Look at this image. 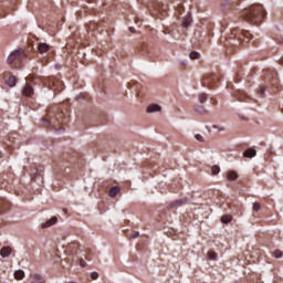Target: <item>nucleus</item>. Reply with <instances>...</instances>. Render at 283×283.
<instances>
[{"label": "nucleus", "instance_id": "nucleus-1", "mask_svg": "<svg viewBox=\"0 0 283 283\" xmlns=\"http://www.w3.org/2000/svg\"><path fill=\"white\" fill-rule=\"evenodd\" d=\"M241 15L248 23H252V25H260V23H262V19L266 17V11H264V7H262V4H254L250 8L243 9Z\"/></svg>", "mask_w": 283, "mask_h": 283}, {"label": "nucleus", "instance_id": "nucleus-2", "mask_svg": "<svg viewBox=\"0 0 283 283\" xmlns=\"http://www.w3.org/2000/svg\"><path fill=\"white\" fill-rule=\"evenodd\" d=\"M56 123L65 124L67 123V115L64 112L54 113L52 111L48 112L46 117L42 118V127L46 129H54V132H64V127H56Z\"/></svg>", "mask_w": 283, "mask_h": 283}, {"label": "nucleus", "instance_id": "nucleus-3", "mask_svg": "<svg viewBox=\"0 0 283 283\" xmlns=\"http://www.w3.org/2000/svg\"><path fill=\"white\" fill-rule=\"evenodd\" d=\"M253 39L251 32L241 29H233L231 36L227 40V48H238V45H247Z\"/></svg>", "mask_w": 283, "mask_h": 283}, {"label": "nucleus", "instance_id": "nucleus-4", "mask_svg": "<svg viewBox=\"0 0 283 283\" xmlns=\"http://www.w3.org/2000/svg\"><path fill=\"white\" fill-rule=\"evenodd\" d=\"M24 56L25 51L23 49H17L7 57V65H10L12 70H21Z\"/></svg>", "mask_w": 283, "mask_h": 283}, {"label": "nucleus", "instance_id": "nucleus-5", "mask_svg": "<svg viewBox=\"0 0 283 283\" xmlns=\"http://www.w3.org/2000/svg\"><path fill=\"white\" fill-rule=\"evenodd\" d=\"M218 81H220V77H218L217 74L212 73L202 80V86L208 87L209 90H213L216 85H218Z\"/></svg>", "mask_w": 283, "mask_h": 283}, {"label": "nucleus", "instance_id": "nucleus-6", "mask_svg": "<svg viewBox=\"0 0 283 283\" xmlns=\"http://www.w3.org/2000/svg\"><path fill=\"white\" fill-rule=\"evenodd\" d=\"M49 85V90H53V92H63V82L56 77H49L46 81Z\"/></svg>", "mask_w": 283, "mask_h": 283}, {"label": "nucleus", "instance_id": "nucleus-7", "mask_svg": "<svg viewBox=\"0 0 283 283\" xmlns=\"http://www.w3.org/2000/svg\"><path fill=\"white\" fill-rule=\"evenodd\" d=\"M264 78H265V81L271 83V85H277V83H279L277 73L271 69L265 70Z\"/></svg>", "mask_w": 283, "mask_h": 283}, {"label": "nucleus", "instance_id": "nucleus-8", "mask_svg": "<svg viewBox=\"0 0 283 283\" xmlns=\"http://www.w3.org/2000/svg\"><path fill=\"white\" fill-rule=\"evenodd\" d=\"M22 95L27 96L28 98H32L34 96V87H32V84L27 83L22 88Z\"/></svg>", "mask_w": 283, "mask_h": 283}, {"label": "nucleus", "instance_id": "nucleus-9", "mask_svg": "<svg viewBox=\"0 0 283 283\" xmlns=\"http://www.w3.org/2000/svg\"><path fill=\"white\" fill-rule=\"evenodd\" d=\"M235 98H238V101H240L241 103H249V95H247V93H244V91H237L234 93Z\"/></svg>", "mask_w": 283, "mask_h": 283}, {"label": "nucleus", "instance_id": "nucleus-10", "mask_svg": "<svg viewBox=\"0 0 283 283\" xmlns=\"http://www.w3.org/2000/svg\"><path fill=\"white\" fill-rule=\"evenodd\" d=\"M59 222V218L52 217L51 219L46 220L44 223H42V229H50V227H54Z\"/></svg>", "mask_w": 283, "mask_h": 283}, {"label": "nucleus", "instance_id": "nucleus-11", "mask_svg": "<svg viewBox=\"0 0 283 283\" xmlns=\"http://www.w3.org/2000/svg\"><path fill=\"white\" fill-rule=\"evenodd\" d=\"M146 112H147L148 114H154V113H156V112H163V106H161V105H158V104H150V105L147 107Z\"/></svg>", "mask_w": 283, "mask_h": 283}, {"label": "nucleus", "instance_id": "nucleus-12", "mask_svg": "<svg viewBox=\"0 0 283 283\" xmlns=\"http://www.w3.org/2000/svg\"><path fill=\"white\" fill-rule=\"evenodd\" d=\"M255 156H258V150L254 148H248L243 151L244 158H255Z\"/></svg>", "mask_w": 283, "mask_h": 283}, {"label": "nucleus", "instance_id": "nucleus-13", "mask_svg": "<svg viewBox=\"0 0 283 283\" xmlns=\"http://www.w3.org/2000/svg\"><path fill=\"white\" fill-rule=\"evenodd\" d=\"M187 202L189 201H186L184 199H177L169 203L168 209H175V207H182V205H187Z\"/></svg>", "mask_w": 283, "mask_h": 283}, {"label": "nucleus", "instance_id": "nucleus-14", "mask_svg": "<svg viewBox=\"0 0 283 283\" xmlns=\"http://www.w3.org/2000/svg\"><path fill=\"white\" fill-rule=\"evenodd\" d=\"M11 254H12V248H10V247H3L0 250L1 258H10Z\"/></svg>", "mask_w": 283, "mask_h": 283}, {"label": "nucleus", "instance_id": "nucleus-15", "mask_svg": "<svg viewBox=\"0 0 283 283\" xmlns=\"http://www.w3.org/2000/svg\"><path fill=\"white\" fill-rule=\"evenodd\" d=\"M10 209V202L0 199V213H6Z\"/></svg>", "mask_w": 283, "mask_h": 283}, {"label": "nucleus", "instance_id": "nucleus-16", "mask_svg": "<svg viewBox=\"0 0 283 283\" xmlns=\"http://www.w3.org/2000/svg\"><path fill=\"white\" fill-rule=\"evenodd\" d=\"M50 51V45L48 43H40L38 45V52L40 54H45V52H49Z\"/></svg>", "mask_w": 283, "mask_h": 283}, {"label": "nucleus", "instance_id": "nucleus-17", "mask_svg": "<svg viewBox=\"0 0 283 283\" xmlns=\"http://www.w3.org/2000/svg\"><path fill=\"white\" fill-rule=\"evenodd\" d=\"M119 192H120V188L118 186H114L109 189L108 196L111 198H116V196H118Z\"/></svg>", "mask_w": 283, "mask_h": 283}, {"label": "nucleus", "instance_id": "nucleus-18", "mask_svg": "<svg viewBox=\"0 0 283 283\" xmlns=\"http://www.w3.org/2000/svg\"><path fill=\"white\" fill-rule=\"evenodd\" d=\"M6 83L9 87H14L17 85V77L11 75L6 80Z\"/></svg>", "mask_w": 283, "mask_h": 283}, {"label": "nucleus", "instance_id": "nucleus-19", "mask_svg": "<svg viewBox=\"0 0 283 283\" xmlns=\"http://www.w3.org/2000/svg\"><path fill=\"white\" fill-rule=\"evenodd\" d=\"M195 111L197 112V114H200L201 116H206V114H209V111H207L205 106H196Z\"/></svg>", "mask_w": 283, "mask_h": 283}, {"label": "nucleus", "instance_id": "nucleus-20", "mask_svg": "<svg viewBox=\"0 0 283 283\" xmlns=\"http://www.w3.org/2000/svg\"><path fill=\"white\" fill-rule=\"evenodd\" d=\"M227 178L228 180H238L239 176L238 172H235V170H230L227 172Z\"/></svg>", "mask_w": 283, "mask_h": 283}, {"label": "nucleus", "instance_id": "nucleus-21", "mask_svg": "<svg viewBox=\"0 0 283 283\" xmlns=\"http://www.w3.org/2000/svg\"><path fill=\"white\" fill-rule=\"evenodd\" d=\"M32 279L33 281L31 283H45V280L43 276H41V274H34Z\"/></svg>", "mask_w": 283, "mask_h": 283}, {"label": "nucleus", "instance_id": "nucleus-22", "mask_svg": "<svg viewBox=\"0 0 283 283\" xmlns=\"http://www.w3.org/2000/svg\"><path fill=\"white\" fill-rule=\"evenodd\" d=\"M182 28H189L191 25V15L185 17L181 22Z\"/></svg>", "mask_w": 283, "mask_h": 283}, {"label": "nucleus", "instance_id": "nucleus-23", "mask_svg": "<svg viewBox=\"0 0 283 283\" xmlns=\"http://www.w3.org/2000/svg\"><path fill=\"white\" fill-rule=\"evenodd\" d=\"M233 220V217L231 214H224L221 217V222L223 224H229Z\"/></svg>", "mask_w": 283, "mask_h": 283}, {"label": "nucleus", "instance_id": "nucleus-24", "mask_svg": "<svg viewBox=\"0 0 283 283\" xmlns=\"http://www.w3.org/2000/svg\"><path fill=\"white\" fill-rule=\"evenodd\" d=\"M14 277L15 280H23V277H25V272H23V270H17L14 272Z\"/></svg>", "mask_w": 283, "mask_h": 283}, {"label": "nucleus", "instance_id": "nucleus-25", "mask_svg": "<svg viewBox=\"0 0 283 283\" xmlns=\"http://www.w3.org/2000/svg\"><path fill=\"white\" fill-rule=\"evenodd\" d=\"M208 260H213L216 262V260H218V253H216V251L210 250L208 251Z\"/></svg>", "mask_w": 283, "mask_h": 283}, {"label": "nucleus", "instance_id": "nucleus-26", "mask_svg": "<svg viewBox=\"0 0 283 283\" xmlns=\"http://www.w3.org/2000/svg\"><path fill=\"white\" fill-rule=\"evenodd\" d=\"M74 263V256H67L64 259V264L63 266H72V264Z\"/></svg>", "mask_w": 283, "mask_h": 283}, {"label": "nucleus", "instance_id": "nucleus-27", "mask_svg": "<svg viewBox=\"0 0 283 283\" xmlns=\"http://www.w3.org/2000/svg\"><path fill=\"white\" fill-rule=\"evenodd\" d=\"M189 59H191V61H196V59H200V53H198L197 51H191L189 54Z\"/></svg>", "mask_w": 283, "mask_h": 283}, {"label": "nucleus", "instance_id": "nucleus-28", "mask_svg": "<svg viewBox=\"0 0 283 283\" xmlns=\"http://www.w3.org/2000/svg\"><path fill=\"white\" fill-rule=\"evenodd\" d=\"M209 98V96L207 95V93H201L198 95V99L201 103H207V99Z\"/></svg>", "mask_w": 283, "mask_h": 283}, {"label": "nucleus", "instance_id": "nucleus-29", "mask_svg": "<svg viewBox=\"0 0 283 283\" xmlns=\"http://www.w3.org/2000/svg\"><path fill=\"white\" fill-rule=\"evenodd\" d=\"M211 174H212V176H218V174H220V166H218V165L212 166Z\"/></svg>", "mask_w": 283, "mask_h": 283}, {"label": "nucleus", "instance_id": "nucleus-30", "mask_svg": "<svg viewBox=\"0 0 283 283\" xmlns=\"http://www.w3.org/2000/svg\"><path fill=\"white\" fill-rule=\"evenodd\" d=\"M273 255L274 258H276V260H279L280 258H282L283 252L281 250H274Z\"/></svg>", "mask_w": 283, "mask_h": 283}, {"label": "nucleus", "instance_id": "nucleus-31", "mask_svg": "<svg viewBox=\"0 0 283 283\" xmlns=\"http://www.w3.org/2000/svg\"><path fill=\"white\" fill-rule=\"evenodd\" d=\"M252 209L253 211H260V209H262V206L260 205V202H253Z\"/></svg>", "mask_w": 283, "mask_h": 283}, {"label": "nucleus", "instance_id": "nucleus-32", "mask_svg": "<svg viewBox=\"0 0 283 283\" xmlns=\"http://www.w3.org/2000/svg\"><path fill=\"white\" fill-rule=\"evenodd\" d=\"M266 91V88L264 86H261L260 90L258 91L259 96H261V98H264V92Z\"/></svg>", "mask_w": 283, "mask_h": 283}, {"label": "nucleus", "instance_id": "nucleus-33", "mask_svg": "<svg viewBox=\"0 0 283 283\" xmlns=\"http://www.w3.org/2000/svg\"><path fill=\"white\" fill-rule=\"evenodd\" d=\"M195 138H196V140H198L199 143H205V137H202V135H200V134H196V135H195Z\"/></svg>", "mask_w": 283, "mask_h": 283}, {"label": "nucleus", "instance_id": "nucleus-34", "mask_svg": "<svg viewBox=\"0 0 283 283\" xmlns=\"http://www.w3.org/2000/svg\"><path fill=\"white\" fill-rule=\"evenodd\" d=\"M136 238H140V232H135L129 237V240H136Z\"/></svg>", "mask_w": 283, "mask_h": 283}, {"label": "nucleus", "instance_id": "nucleus-35", "mask_svg": "<svg viewBox=\"0 0 283 283\" xmlns=\"http://www.w3.org/2000/svg\"><path fill=\"white\" fill-rule=\"evenodd\" d=\"M91 280H98V272H92Z\"/></svg>", "mask_w": 283, "mask_h": 283}, {"label": "nucleus", "instance_id": "nucleus-36", "mask_svg": "<svg viewBox=\"0 0 283 283\" xmlns=\"http://www.w3.org/2000/svg\"><path fill=\"white\" fill-rule=\"evenodd\" d=\"M213 129H218L219 132H224V127L218 126V125H212Z\"/></svg>", "mask_w": 283, "mask_h": 283}, {"label": "nucleus", "instance_id": "nucleus-37", "mask_svg": "<svg viewBox=\"0 0 283 283\" xmlns=\"http://www.w3.org/2000/svg\"><path fill=\"white\" fill-rule=\"evenodd\" d=\"M80 266L84 269V266H87V263L83 259H80Z\"/></svg>", "mask_w": 283, "mask_h": 283}, {"label": "nucleus", "instance_id": "nucleus-38", "mask_svg": "<svg viewBox=\"0 0 283 283\" xmlns=\"http://www.w3.org/2000/svg\"><path fill=\"white\" fill-rule=\"evenodd\" d=\"M129 32H132V34H136V29L134 27H129Z\"/></svg>", "mask_w": 283, "mask_h": 283}, {"label": "nucleus", "instance_id": "nucleus-39", "mask_svg": "<svg viewBox=\"0 0 283 283\" xmlns=\"http://www.w3.org/2000/svg\"><path fill=\"white\" fill-rule=\"evenodd\" d=\"M30 78H32V77H31V76H28V77H27V81H30Z\"/></svg>", "mask_w": 283, "mask_h": 283}]
</instances>
